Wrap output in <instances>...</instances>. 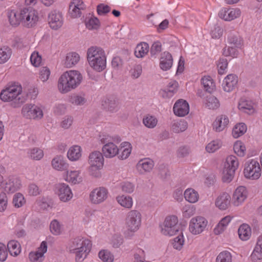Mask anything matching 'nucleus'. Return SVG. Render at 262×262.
<instances>
[{"label": "nucleus", "instance_id": "f257e3e1", "mask_svg": "<svg viewBox=\"0 0 262 262\" xmlns=\"http://www.w3.org/2000/svg\"><path fill=\"white\" fill-rule=\"evenodd\" d=\"M82 76L77 71L71 70L63 73L58 79V88L62 93H66L80 84Z\"/></svg>", "mask_w": 262, "mask_h": 262}, {"label": "nucleus", "instance_id": "f03ea898", "mask_svg": "<svg viewBox=\"0 0 262 262\" xmlns=\"http://www.w3.org/2000/svg\"><path fill=\"white\" fill-rule=\"evenodd\" d=\"M91 242L81 236L74 238L69 244L70 252L75 254L76 262H82L91 251Z\"/></svg>", "mask_w": 262, "mask_h": 262}, {"label": "nucleus", "instance_id": "7ed1b4c3", "mask_svg": "<svg viewBox=\"0 0 262 262\" xmlns=\"http://www.w3.org/2000/svg\"><path fill=\"white\" fill-rule=\"evenodd\" d=\"M21 92L20 85H10L2 91L0 98L4 102H11L13 107H17L26 101V97L21 94Z\"/></svg>", "mask_w": 262, "mask_h": 262}, {"label": "nucleus", "instance_id": "20e7f679", "mask_svg": "<svg viewBox=\"0 0 262 262\" xmlns=\"http://www.w3.org/2000/svg\"><path fill=\"white\" fill-rule=\"evenodd\" d=\"M141 214L136 210L129 211L126 214L125 218V225L126 231L125 236L127 237H131L134 233L136 232L141 226Z\"/></svg>", "mask_w": 262, "mask_h": 262}, {"label": "nucleus", "instance_id": "39448f33", "mask_svg": "<svg viewBox=\"0 0 262 262\" xmlns=\"http://www.w3.org/2000/svg\"><path fill=\"white\" fill-rule=\"evenodd\" d=\"M20 14L23 25L28 28L35 26L39 19L37 11L32 8H24L21 9Z\"/></svg>", "mask_w": 262, "mask_h": 262}, {"label": "nucleus", "instance_id": "423d86ee", "mask_svg": "<svg viewBox=\"0 0 262 262\" xmlns=\"http://www.w3.org/2000/svg\"><path fill=\"white\" fill-rule=\"evenodd\" d=\"M178 219L175 215H169L166 217L161 226V233L165 235L172 236L179 231L178 225Z\"/></svg>", "mask_w": 262, "mask_h": 262}, {"label": "nucleus", "instance_id": "0eeeda50", "mask_svg": "<svg viewBox=\"0 0 262 262\" xmlns=\"http://www.w3.org/2000/svg\"><path fill=\"white\" fill-rule=\"evenodd\" d=\"M244 173L247 178L252 180L258 179L261 175V168L259 163L255 160L248 161L245 163Z\"/></svg>", "mask_w": 262, "mask_h": 262}, {"label": "nucleus", "instance_id": "6e6552de", "mask_svg": "<svg viewBox=\"0 0 262 262\" xmlns=\"http://www.w3.org/2000/svg\"><path fill=\"white\" fill-rule=\"evenodd\" d=\"M207 221L202 216H196L191 219L189 229L190 232L194 235L202 233L207 225Z\"/></svg>", "mask_w": 262, "mask_h": 262}, {"label": "nucleus", "instance_id": "1a4fd4ad", "mask_svg": "<svg viewBox=\"0 0 262 262\" xmlns=\"http://www.w3.org/2000/svg\"><path fill=\"white\" fill-rule=\"evenodd\" d=\"M21 113L27 119H40L43 116L42 110L37 106L31 104L24 105Z\"/></svg>", "mask_w": 262, "mask_h": 262}, {"label": "nucleus", "instance_id": "9d476101", "mask_svg": "<svg viewBox=\"0 0 262 262\" xmlns=\"http://www.w3.org/2000/svg\"><path fill=\"white\" fill-rule=\"evenodd\" d=\"M48 22L52 29L58 30L62 27L63 23L62 13L57 10L51 11L48 15Z\"/></svg>", "mask_w": 262, "mask_h": 262}, {"label": "nucleus", "instance_id": "9b49d317", "mask_svg": "<svg viewBox=\"0 0 262 262\" xmlns=\"http://www.w3.org/2000/svg\"><path fill=\"white\" fill-rule=\"evenodd\" d=\"M108 190L103 187H99L93 189L90 193V200L94 204H99L106 200Z\"/></svg>", "mask_w": 262, "mask_h": 262}, {"label": "nucleus", "instance_id": "f8f14e48", "mask_svg": "<svg viewBox=\"0 0 262 262\" xmlns=\"http://www.w3.org/2000/svg\"><path fill=\"white\" fill-rule=\"evenodd\" d=\"M56 193L60 201L66 202L73 197V193L68 185L64 183L58 184L56 186Z\"/></svg>", "mask_w": 262, "mask_h": 262}, {"label": "nucleus", "instance_id": "ddd939ff", "mask_svg": "<svg viewBox=\"0 0 262 262\" xmlns=\"http://www.w3.org/2000/svg\"><path fill=\"white\" fill-rule=\"evenodd\" d=\"M47 251V243L43 241L37 251H32L29 253V259L31 262H42L45 258L44 254Z\"/></svg>", "mask_w": 262, "mask_h": 262}, {"label": "nucleus", "instance_id": "4468645a", "mask_svg": "<svg viewBox=\"0 0 262 262\" xmlns=\"http://www.w3.org/2000/svg\"><path fill=\"white\" fill-rule=\"evenodd\" d=\"M173 110L176 115L179 117L185 116L189 113V104L185 100H179L174 104Z\"/></svg>", "mask_w": 262, "mask_h": 262}, {"label": "nucleus", "instance_id": "2eb2a0df", "mask_svg": "<svg viewBox=\"0 0 262 262\" xmlns=\"http://www.w3.org/2000/svg\"><path fill=\"white\" fill-rule=\"evenodd\" d=\"M241 15L239 9H222L219 13V17L226 21H231Z\"/></svg>", "mask_w": 262, "mask_h": 262}, {"label": "nucleus", "instance_id": "dca6fc26", "mask_svg": "<svg viewBox=\"0 0 262 262\" xmlns=\"http://www.w3.org/2000/svg\"><path fill=\"white\" fill-rule=\"evenodd\" d=\"M106 58L104 51L101 48L97 46H92L87 51V59L89 60H94L97 59Z\"/></svg>", "mask_w": 262, "mask_h": 262}, {"label": "nucleus", "instance_id": "f3484780", "mask_svg": "<svg viewBox=\"0 0 262 262\" xmlns=\"http://www.w3.org/2000/svg\"><path fill=\"white\" fill-rule=\"evenodd\" d=\"M247 196V191L244 186L238 187L234 191L232 201L234 205L238 206L241 204L246 200Z\"/></svg>", "mask_w": 262, "mask_h": 262}, {"label": "nucleus", "instance_id": "a211bd4d", "mask_svg": "<svg viewBox=\"0 0 262 262\" xmlns=\"http://www.w3.org/2000/svg\"><path fill=\"white\" fill-rule=\"evenodd\" d=\"M238 82L237 77L234 74H229L227 76L222 83V87L224 91L230 92L236 86Z\"/></svg>", "mask_w": 262, "mask_h": 262}, {"label": "nucleus", "instance_id": "6ab92c4d", "mask_svg": "<svg viewBox=\"0 0 262 262\" xmlns=\"http://www.w3.org/2000/svg\"><path fill=\"white\" fill-rule=\"evenodd\" d=\"M154 166V161L149 158L140 160L137 164V169L141 174L150 172Z\"/></svg>", "mask_w": 262, "mask_h": 262}, {"label": "nucleus", "instance_id": "aec40b11", "mask_svg": "<svg viewBox=\"0 0 262 262\" xmlns=\"http://www.w3.org/2000/svg\"><path fill=\"white\" fill-rule=\"evenodd\" d=\"M83 8V3L82 0H74L69 6V14L73 18L80 17L81 10Z\"/></svg>", "mask_w": 262, "mask_h": 262}, {"label": "nucleus", "instance_id": "412c9836", "mask_svg": "<svg viewBox=\"0 0 262 262\" xmlns=\"http://www.w3.org/2000/svg\"><path fill=\"white\" fill-rule=\"evenodd\" d=\"M102 105L106 111L115 113L119 109V101L116 97H110L103 102Z\"/></svg>", "mask_w": 262, "mask_h": 262}, {"label": "nucleus", "instance_id": "4be33fe9", "mask_svg": "<svg viewBox=\"0 0 262 262\" xmlns=\"http://www.w3.org/2000/svg\"><path fill=\"white\" fill-rule=\"evenodd\" d=\"M178 86V83L176 81H171L169 83L166 89L160 91V94L164 98H170L177 92Z\"/></svg>", "mask_w": 262, "mask_h": 262}, {"label": "nucleus", "instance_id": "5701e85b", "mask_svg": "<svg viewBox=\"0 0 262 262\" xmlns=\"http://www.w3.org/2000/svg\"><path fill=\"white\" fill-rule=\"evenodd\" d=\"M173 63L172 57L169 52H164L161 54L160 67L163 71H167L171 68Z\"/></svg>", "mask_w": 262, "mask_h": 262}, {"label": "nucleus", "instance_id": "b1692460", "mask_svg": "<svg viewBox=\"0 0 262 262\" xmlns=\"http://www.w3.org/2000/svg\"><path fill=\"white\" fill-rule=\"evenodd\" d=\"M88 161L90 165L102 167L104 162L103 156L100 151H95L90 154Z\"/></svg>", "mask_w": 262, "mask_h": 262}, {"label": "nucleus", "instance_id": "393cba45", "mask_svg": "<svg viewBox=\"0 0 262 262\" xmlns=\"http://www.w3.org/2000/svg\"><path fill=\"white\" fill-rule=\"evenodd\" d=\"M228 118L225 115L218 116L213 123V128L217 132L222 131L228 124Z\"/></svg>", "mask_w": 262, "mask_h": 262}, {"label": "nucleus", "instance_id": "a878e982", "mask_svg": "<svg viewBox=\"0 0 262 262\" xmlns=\"http://www.w3.org/2000/svg\"><path fill=\"white\" fill-rule=\"evenodd\" d=\"M230 204V196L224 193L219 196L215 202V205L221 210L226 209Z\"/></svg>", "mask_w": 262, "mask_h": 262}, {"label": "nucleus", "instance_id": "bb28decb", "mask_svg": "<svg viewBox=\"0 0 262 262\" xmlns=\"http://www.w3.org/2000/svg\"><path fill=\"white\" fill-rule=\"evenodd\" d=\"M52 165L55 169L60 171L65 170L68 167V164L61 156H57L52 160Z\"/></svg>", "mask_w": 262, "mask_h": 262}, {"label": "nucleus", "instance_id": "cd10ccee", "mask_svg": "<svg viewBox=\"0 0 262 262\" xmlns=\"http://www.w3.org/2000/svg\"><path fill=\"white\" fill-rule=\"evenodd\" d=\"M238 108L248 114H252L254 112V103L250 100L241 99L238 103Z\"/></svg>", "mask_w": 262, "mask_h": 262}, {"label": "nucleus", "instance_id": "c85d7f7f", "mask_svg": "<svg viewBox=\"0 0 262 262\" xmlns=\"http://www.w3.org/2000/svg\"><path fill=\"white\" fill-rule=\"evenodd\" d=\"M102 149L104 156L106 158L114 157L119 152L118 148L113 142L104 145Z\"/></svg>", "mask_w": 262, "mask_h": 262}, {"label": "nucleus", "instance_id": "c756f323", "mask_svg": "<svg viewBox=\"0 0 262 262\" xmlns=\"http://www.w3.org/2000/svg\"><path fill=\"white\" fill-rule=\"evenodd\" d=\"M89 63L91 67L97 72H101L106 68V58L104 59L89 60Z\"/></svg>", "mask_w": 262, "mask_h": 262}, {"label": "nucleus", "instance_id": "7c9ffc66", "mask_svg": "<svg viewBox=\"0 0 262 262\" xmlns=\"http://www.w3.org/2000/svg\"><path fill=\"white\" fill-rule=\"evenodd\" d=\"M20 14V10L19 12H16L14 10H11L8 13V17L10 24L13 26H18L20 22L22 23V17Z\"/></svg>", "mask_w": 262, "mask_h": 262}, {"label": "nucleus", "instance_id": "2f4dec72", "mask_svg": "<svg viewBox=\"0 0 262 262\" xmlns=\"http://www.w3.org/2000/svg\"><path fill=\"white\" fill-rule=\"evenodd\" d=\"M80 56L76 52H71L67 54L64 62L65 67L68 68L72 67L79 61Z\"/></svg>", "mask_w": 262, "mask_h": 262}, {"label": "nucleus", "instance_id": "473e14b6", "mask_svg": "<svg viewBox=\"0 0 262 262\" xmlns=\"http://www.w3.org/2000/svg\"><path fill=\"white\" fill-rule=\"evenodd\" d=\"M7 249L10 254L14 256H17L20 252V245L17 241L15 240L8 242Z\"/></svg>", "mask_w": 262, "mask_h": 262}, {"label": "nucleus", "instance_id": "72a5a7b5", "mask_svg": "<svg viewBox=\"0 0 262 262\" xmlns=\"http://www.w3.org/2000/svg\"><path fill=\"white\" fill-rule=\"evenodd\" d=\"M67 156L71 161L77 160L81 156V147L78 145L71 147L68 150Z\"/></svg>", "mask_w": 262, "mask_h": 262}, {"label": "nucleus", "instance_id": "f704fd0d", "mask_svg": "<svg viewBox=\"0 0 262 262\" xmlns=\"http://www.w3.org/2000/svg\"><path fill=\"white\" fill-rule=\"evenodd\" d=\"M238 166V161L235 156L230 155L227 157L226 162L224 164V168L230 169V170L235 171Z\"/></svg>", "mask_w": 262, "mask_h": 262}, {"label": "nucleus", "instance_id": "c9c22d12", "mask_svg": "<svg viewBox=\"0 0 262 262\" xmlns=\"http://www.w3.org/2000/svg\"><path fill=\"white\" fill-rule=\"evenodd\" d=\"M230 221L231 217L229 216H225L222 219L214 229V233L217 235L222 233L225 230Z\"/></svg>", "mask_w": 262, "mask_h": 262}, {"label": "nucleus", "instance_id": "e433bc0d", "mask_svg": "<svg viewBox=\"0 0 262 262\" xmlns=\"http://www.w3.org/2000/svg\"><path fill=\"white\" fill-rule=\"evenodd\" d=\"M184 197L185 200L191 203L196 202L199 200V194L198 192L192 188H188L184 192Z\"/></svg>", "mask_w": 262, "mask_h": 262}, {"label": "nucleus", "instance_id": "4c0bfd02", "mask_svg": "<svg viewBox=\"0 0 262 262\" xmlns=\"http://www.w3.org/2000/svg\"><path fill=\"white\" fill-rule=\"evenodd\" d=\"M149 46L147 43L138 44L135 50V55L138 58L144 57L148 52Z\"/></svg>", "mask_w": 262, "mask_h": 262}, {"label": "nucleus", "instance_id": "58836bf2", "mask_svg": "<svg viewBox=\"0 0 262 262\" xmlns=\"http://www.w3.org/2000/svg\"><path fill=\"white\" fill-rule=\"evenodd\" d=\"M239 238L243 241L248 239L251 235V229L247 224L241 225L238 230Z\"/></svg>", "mask_w": 262, "mask_h": 262}, {"label": "nucleus", "instance_id": "ea45409f", "mask_svg": "<svg viewBox=\"0 0 262 262\" xmlns=\"http://www.w3.org/2000/svg\"><path fill=\"white\" fill-rule=\"evenodd\" d=\"M205 103L206 107H207L209 109H216L220 106V102L218 99L211 94L206 96V99Z\"/></svg>", "mask_w": 262, "mask_h": 262}, {"label": "nucleus", "instance_id": "a19ab883", "mask_svg": "<svg viewBox=\"0 0 262 262\" xmlns=\"http://www.w3.org/2000/svg\"><path fill=\"white\" fill-rule=\"evenodd\" d=\"M79 171L74 170L67 172V181L73 184L79 183L82 181L81 177L79 176Z\"/></svg>", "mask_w": 262, "mask_h": 262}, {"label": "nucleus", "instance_id": "79ce46f5", "mask_svg": "<svg viewBox=\"0 0 262 262\" xmlns=\"http://www.w3.org/2000/svg\"><path fill=\"white\" fill-rule=\"evenodd\" d=\"M202 84L205 91L211 93L215 89V85L210 77H204L201 79Z\"/></svg>", "mask_w": 262, "mask_h": 262}, {"label": "nucleus", "instance_id": "37998d69", "mask_svg": "<svg viewBox=\"0 0 262 262\" xmlns=\"http://www.w3.org/2000/svg\"><path fill=\"white\" fill-rule=\"evenodd\" d=\"M228 43L231 46L241 48L243 45V40L238 34H233L228 37Z\"/></svg>", "mask_w": 262, "mask_h": 262}, {"label": "nucleus", "instance_id": "c03bdc74", "mask_svg": "<svg viewBox=\"0 0 262 262\" xmlns=\"http://www.w3.org/2000/svg\"><path fill=\"white\" fill-rule=\"evenodd\" d=\"M117 200L121 206L126 208H130L133 206V200L129 196H119L117 197Z\"/></svg>", "mask_w": 262, "mask_h": 262}, {"label": "nucleus", "instance_id": "a18cd8bd", "mask_svg": "<svg viewBox=\"0 0 262 262\" xmlns=\"http://www.w3.org/2000/svg\"><path fill=\"white\" fill-rule=\"evenodd\" d=\"M247 130V126L244 123L237 124L232 130V135L234 138L242 136Z\"/></svg>", "mask_w": 262, "mask_h": 262}, {"label": "nucleus", "instance_id": "49530a36", "mask_svg": "<svg viewBox=\"0 0 262 262\" xmlns=\"http://www.w3.org/2000/svg\"><path fill=\"white\" fill-rule=\"evenodd\" d=\"M11 49L8 46H4L0 49V63H4L11 57Z\"/></svg>", "mask_w": 262, "mask_h": 262}, {"label": "nucleus", "instance_id": "de8ad7c7", "mask_svg": "<svg viewBox=\"0 0 262 262\" xmlns=\"http://www.w3.org/2000/svg\"><path fill=\"white\" fill-rule=\"evenodd\" d=\"M99 139L101 143L104 145L109 144L114 142H119L121 141V139L119 137H112L107 134L100 135Z\"/></svg>", "mask_w": 262, "mask_h": 262}, {"label": "nucleus", "instance_id": "09e8293b", "mask_svg": "<svg viewBox=\"0 0 262 262\" xmlns=\"http://www.w3.org/2000/svg\"><path fill=\"white\" fill-rule=\"evenodd\" d=\"M28 156L33 160H40L43 156V151L37 147H34L29 150Z\"/></svg>", "mask_w": 262, "mask_h": 262}, {"label": "nucleus", "instance_id": "8fccbe9b", "mask_svg": "<svg viewBox=\"0 0 262 262\" xmlns=\"http://www.w3.org/2000/svg\"><path fill=\"white\" fill-rule=\"evenodd\" d=\"M143 123L146 127L153 128L157 125L158 120L154 116L147 115L143 118Z\"/></svg>", "mask_w": 262, "mask_h": 262}, {"label": "nucleus", "instance_id": "3c124183", "mask_svg": "<svg viewBox=\"0 0 262 262\" xmlns=\"http://www.w3.org/2000/svg\"><path fill=\"white\" fill-rule=\"evenodd\" d=\"M26 203L24 195L20 193H16L13 196L12 203L16 208H20Z\"/></svg>", "mask_w": 262, "mask_h": 262}, {"label": "nucleus", "instance_id": "603ef678", "mask_svg": "<svg viewBox=\"0 0 262 262\" xmlns=\"http://www.w3.org/2000/svg\"><path fill=\"white\" fill-rule=\"evenodd\" d=\"M234 152L239 157H244L246 153V147L243 142L236 141L233 146Z\"/></svg>", "mask_w": 262, "mask_h": 262}, {"label": "nucleus", "instance_id": "864d4df0", "mask_svg": "<svg viewBox=\"0 0 262 262\" xmlns=\"http://www.w3.org/2000/svg\"><path fill=\"white\" fill-rule=\"evenodd\" d=\"M172 130L174 133H178L185 131L187 128V123L184 120H181L172 124Z\"/></svg>", "mask_w": 262, "mask_h": 262}, {"label": "nucleus", "instance_id": "5fc2aeb1", "mask_svg": "<svg viewBox=\"0 0 262 262\" xmlns=\"http://www.w3.org/2000/svg\"><path fill=\"white\" fill-rule=\"evenodd\" d=\"M99 258L104 262H113L114 255L107 250H101L98 254Z\"/></svg>", "mask_w": 262, "mask_h": 262}, {"label": "nucleus", "instance_id": "6e6d98bb", "mask_svg": "<svg viewBox=\"0 0 262 262\" xmlns=\"http://www.w3.org/2000/svg\"><path fill=\"white\" fill-rule=\"evenodd\" d=\"M235 171L230 169L224 168L222 180L225 183H230L234 178Z\"/></svg>", "mask_w": 262, "mask_h": 262}, {"label": "nucleus", "instance_id": "4d7b16f0", "mask_svg": "<svg viewBox=\"0 0 262 262\" xmlns=\"http://www.w3.org/2000/svg\"><path fill=\"white\" fill-rule=\"evenodd\" d=\"M236 47L233 46L225 47L223 49V54L225 56H230L233 58L237 57L238 55V52L236 49Z\"/></svg>", "mask_w": 262, "mask_h": 262}, {"label": "nucleus", "instance_id": "13d9d810", "mask_svg": "<svg viewBox=\"0 0 262 262\" xmlns=\"http://www.w3.org/2000/svg\"><path fill=\"white\" fill-rule=\"evenodd\" d=\"M232 256L230 252L223 251L221 252L216 258V262H231Z\"/></svg>", "mask_w": 262, "mask_h": 262}, {"label": "nucleus", "instance_id": "bf43d9fd", "mask_svg": "<svg viewBox=\"0 0 262 262\" xmlns=\"http://www.w3.org/2000/svg\"><path fill=\"white\" fill-rule=\"evenodd\" d=\"M8 198L6 193L2 192L0 193V212L5 211L8 207Z\"/></svg>", "mask_w": 262, "mask_h": 262}, {"label": "nucleus", "instance_id": "052dcab7", "mask_svg": "<svg viewBox=\"0 0 262 262\" xmlns=\"http://www.w3.org/2000/svg\"><path fill=\"white\" fill-rule=\"evenodd\" d=\"M69 102L74 105H81L85 103V99L82 96L73 95L69 97Z\"/></svg>", "mask_w": 262, "mask_h": 262}, {"label": "nucleus", "instance_id": "680f3d73", "mask_svg": "<svg viewBox=\"0 0 262 262\" xmlns=\"http://www.w3.org/2000/svg\"><path fill=\"white\" fill-rule=\"evenodd\" d=\"M221 146V143L220 141H213L207 144L206 149L207 152L212 153L217 150Z\"/></svg>", "mask_w": 262, "mask_h": 262}, {"label": "nucleus", "instance_id": "e2e57ef3", "mask_svg": "<svg viewBox=\"0 0 262 262\" xmlns=\"http://www.w3.org/2000/svg\"><path fill=\"white\" fill-rule=\"evenodd\" d=\"M162 51V45L160 42H155L151 46L150 51V55L152 57H156Z\"/></svg>", "mask_w": 262, "mask_h": 262}, {"label": "nucleus", "instance_id": "0e129e2a", "mask_svg": "<svg viewBox=\"0 0 262 262\" xmlns=\"http://www.w3.org/2000/svg\"><path fill=\"white\" fill-rule=\"evenodd\" d=\"M111 10V7L104 4H100L97 6V12L99 15H105Z\"/></svg>", "mask_w": 262, "mask_h": 262}, {"label": "nucleus", "instance_id": "69168bd1", "mask_svg": "<svg viewBox=\"0 0 262 262\" xmlns=\"http://www.w3.org/2000/svg\"><path fill=\"white\" fill-rule=\"evenodd\" d=\"M50 228L51 232L54 235H59L61 232L60 225L56 220L51 223Z\"/></svg>", "mask_w": 262, "mask_h": 262}, {"label": "nucleus", "instance_id": "338daca9", "mask_svg": "<svg viewBox=\"0 0 262 262\" xmlns=\"http://www.w3.org/2000/svg\"><path fill=\"white\" fill-rule=\"evenodd\" d=\"M30 61L34 67H37L39 66L41 61V57L39 55L38 52L34 51L32 53L30 57Z\"/></svg>", "mask_w": 262, "mask_h": 262}, {"label": "nucleus", "instance_id": "774afa93", "mask_svg": "<svg viewBox=\"0 0 262 262\" xmlns=\"http://www.w3.org/2000/svg\"><path fill=\"white\" fill-rule=\"evenodd\" d=\"M19 188L17 184H15L14 182L11 180H9L8 182L6 183L5 187V191L7 192L13 193L16 191Z\"/></svg>", "mask_w": 262, "mask_h": 262}]
</instances>
